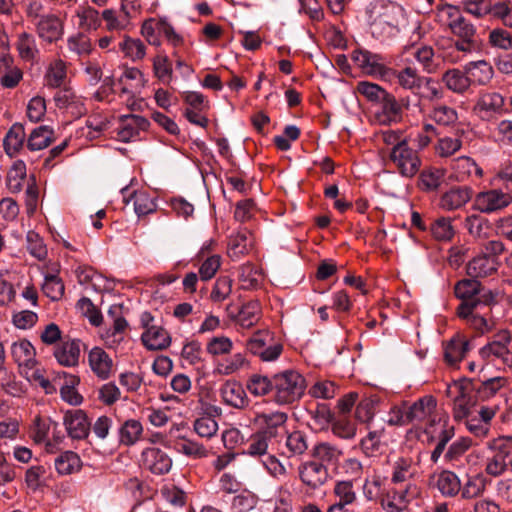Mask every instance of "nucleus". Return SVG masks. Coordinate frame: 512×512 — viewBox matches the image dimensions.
Returning <instances> with one entry per match:
<instances>
[{
  "instance_id": "1",
  "label": "nucleus",
  "mask_w": 512,
  "mask_h": 512,
  "mask_svg": "<svg viewBox=\"0 0 512 512\" xmlns=\"http://www.w3.org/2000/svg\"><path fill=\"white\" fill-rule=\"evenodd\" d=\"M306 386L305 378L296 370L275 373L272 400L279 406L293 405L303 397Z\"/></svg>"
},
{
  "instance_id": "2",
  "label": "nucleus",
  "mask_w": 512,
  "mask_h": 512,
  "mask_svg": "<svg viewBox=\"0 0 512 512\" xmlns=\"http://www.w3.org/2000/svg\"><path fill=\"white\" fill-rule=\"evenodd\" d=\"M402 9L388 0H375L371 3V27L377 35L389 34L398 26Z\"/></svg>"
},
{
  "instance_id": "3",
  "label": "nucleus",
  "mask_w": 512,
  "mask_h": 512,
  "mask_svg": "<svg viewBox=\"0 0 512 512\" xmlns=\"http://www.w3.org/2000/svg\"><path fill=\"white\" fill-rule=\"evenodd\" d=\"M354 64L371 77L386 81L392 75V67L387 59L378 53L365 49H356L351 53Z\"/></svg>"
},
{
  "instance_id": "4",
  "label": "nucleus",
  "mask_w": 512,
  "mask_h": 512,
  "mask_svg": "<svg viewBox=\"0 0 512 512\" xmlns=\"http://www.w3.org/2000/svg\"><path fill=\"white\" fill-rule=\"evenodd\" d=\"M141 35L150 45L157 47L161 45V36L175 48L183 44V37L163 18H150L145 20L141 26Z\"/></svg>"
},
{
  "instance_id": "5",
  "label": "nucleus",
  "mask_w": 512,
  "mask_h": 512,
  "mask_svg": "<svg viewBox=\"0 0 512 512\" xmlns=\"http://www.w3.org/2000/svg\"><path fill=\"white\" fill-rule=\"evenodd\" d=\"M511 334L508 330H501L479 350L482 360L492 362L500 360L503 365L512 367V351L509 349Z\"/></svg>"
},
{
  "instance_id": "6",
  "label": "nucleus",
  "mask_w": 512,
  "mask_h": 512,
  "mask_svg": "<svg viewBox=\"0 0 512 512\" xmlns=\"http://www.w3.org/2000/svg\"><path fill=\"white\" fill-rule=\"evenodd\" d=\"M447 393L453 397V417L461 421L468 417L471 408L476 404L477 397L471 384L454 383L448 387Z\"/></svg>"
},
{
  "instance_id": "7",
  "label": "nucleus",
  "mask_w": 512,
  "mask_h": 512,
  "mask_svg": "<svg viewBox=\"0 0 512 512\" xmlns=\"http://www.w3.org/2000/svg\"><path fill=\"white\" fill-rule=\"evenodd\" d=\"M511 203V193L502 188H493L479 192L475 196L473 208L481 213L490 214L507 208Z\"/></svg>"
},
{
  "instance_id": "8",
  "label": "nucleus",
  "mask_w": 512,
  "mask_h": 512,
  "mask_svg": "<svg viewBox=\"0 0 512 512\" xmlns=\"http://www.w3.org/2000/svg\"><path fill=\"white\" fill-rule=\"evenodd\" d=\"M436 406L433 396H424L413 403L408 402L409 424L422 425L427 421L425 433H433L431 427L436 424V417L433 416Z\"/></svg>"
},
{
  "instance_id": "9",
  "label": "nucleus",
  "mask_w": 512,
  "mask_h": 512,
  "mask_svg": "<svg viewBox=\"0 0 512 512\" xmlns=\"http://www.w3.org/2000/svg\"><path fill=\"white\" fill-rule=\"evenodd\" d=\"M389 158L403 177L412 178L418 173L421 166L418 153L408 143L396 149H391Z\"/></svg>"
},
{
  "instance_id": "10",
  "label": "nucleus",
  "mask_w": 512,
  "mask_h": 512,
  "mask_svg": "<svg viewBox=\"0 0 512 512\" xmlns=\"http://www.w3.org/2000/svg\"><path fill=\"white\" fill-rule=\"evenodd\" d=\"M419 493L420 489L416 484L408 483L403 489L387 491L381 499V505L387 512H403Z\"/></svg>"
},
{
  "instance_id": "11",
  "label": "nucleus",
  "mask_w": 512,
  "mask_h": 512,
  "mask_svg": "<svg viewBox=\"0 0 512 512\" xmlns=\"http://www.w3.org/2000/svg\"><path fill=\"white\" fill-rule=\"evenodd\" d=\"M287 420V413L275 411L256 414L254 423L259 427L258 431L260 433L277 442V439L286 432Z\"/></svg>"
},
{
  "instance_id": "12",
  "label": "nucleus",
  "mask_w": 512,
  "mask_h": 512,
  "mask_svg": "<svg viewBox=\"0 0 512 512\" xmlns=\"http://www.w3.org/2000/svg\"><path fill=\"white\" fill-rule=\"evenodd\" d=\"M34 25L38 37L45 43L53 44L63 37L64 23L56 14H45Z\"/></svg>"
},
{
  "instance_id": "13",
  "label": "nucleus",
  "mask_w": 512,
  "mask_h": 512,
  "mask_svg": "<svg viewBox=\"0 0 512 512\" xmlns=\"http://www.w3.org/2000/svg\"><path fill=\"white\" fill-rule=\"evenodd\" d=\"M298 472L302 483L311 489L323 486L329 479L326 465L317 460L302 463Z\"/></svg>"
},
{
  "instance_id": "14",
  "label": "nucleus",
  "mask_w": 512,
  "mask_h": 512,
  "mask_svg": "<svg viewBox=\"0 0 512 512\" xmlns=\"http://www.w3.org/2000/svg\"><path fill=\"white\" fill-rule=\"evenodd\" d=\"M142 466L156 475L168 473L172 467L169 455L160 448L148 447L141 453Z\"/></svg>"
},
{
  "instance_id": "15",
  "label": "nucleus",
  "mask_w": 512,
  "mask_h": 512,
  "mask_svg": "<svg viewBox=\"0 0 512 512\" xmlns=\"http://www.w3.org/2000/svg\"><path fill=\"white\" fill-rule=\"evenodd\" d=\"M444 8L447 10L449 19L447 26L457 39L476 37L475 26L460 14L458 7L446 4Z\"/></svg>"
},
{
  "instance_id": "16",
  "label": "nucleus",
  "mask_w": 512,
  "mask_h": 512,
  "mask_svg": "<svg viewBox=\"0 0 512 512\" xmlns=\"http://www.w3.org/2000/svg\"><path fill=\"white\" fill-rule=\"evenodd\" d=\"M63 424L73 439H84L89 434L90 423L83 410H68L64 415Z\"/></svg>"
},
{
  "instance_id": "17",
  "label": "nucleus",
  "mask_w": 512,
  "mask_h": 512,
  "mask_svg": "<svg viewBox=\"0 0 512 512\" xmlns=\"http://www.w3.org/2000/svg\"><path fill=\"white\" fill-rule=\"evenodd\" d=\"M504 97L494 91L481 93L474 106V111L482 118H488L494 114H501L504 110Z\"/></svg>"
},
{
  "instance_id": "18",
  "label": "nucleus",
  "mask_w": 512,
  "mask_h": 512,
  "mask_svg": "<svg viewBox=\"0 0 512 512\" xmlns=\"http://www.w3.org/2000/svg\"><path fill=\"white\" fill-rule=\"evenodd\" d=\"M386 82H396L402 89L417 94L422 89L424 77L420 76L415 68L407 66L399 71L392 68V75Z\"/></svg>"
},
{
  "instance_id": "19",
  "label": "nucleus",
  "mask_w": 512,
  "mask_h": 512,
  "mask_svg": "<svg viewBox=\"0 0 512 512\" xmlns=\"http://www.w3.org/2000/svg\"><path fill=\"white\" fill-rule=\"evenodd\" d=\"M454 292L461 299L460 304H473V306L486 305V300L480 296L481 284L475 279H463L455 285Z\"/></svg>"
},
{
  "instance_id": "20",
  "label": "nucleus",
  "mask_w": 512,
  "mask_h": 512,
  "mask_svg": "<svg viewBox=\"0 0 512 512\" xmlns=\"http://www.w3.org/2000/svg\"><path fill=\"white\" fill-rule=\"evenodd\" d=\"M149 121L139 115H124L120 118L118 128V140L128 142L139 135L140 131H145L149 126Z\"/></svg>"
},
{
  "instance_id": "21",
  "label": "nucleus",
  "mask_w": 512,
  "mask_h": 512,
  "mask_svg": "<svg viewBox=\"0 0 512 512\" xmlns=\"http://www.w3.org/2000/svg\"><path fill=\"white\" fill-rule=\"evenodd\" d=\"M120 312V306H112L108 310V316L113 319V323L102 337L110 347H115L123 341L124 333L128 326L126 319L120 315Z\"/></svg>"
},
{
  "instance_id": "22",
  "label": "nucleus",
  "mask_w": 512,
  "mask_h": 512,
  "mask_svg": "<svg viewBox=\"0 0 512 512\" xmlns=\"http://www.w3.org/2000/svg\"><path fill=\"white\" fill-rule=\"evenodd\" d=\"M220 396L225 404L237 409H243L249 403L244 388L235 380H227L221 386Z\"/></svg>"
},
{
  "instance_id": "23",
  "label": "nucleus",
  "mask_w": 512,
  "mask_h": 512,
  "mask_svg": "<svg viewBox=\"0 0 512 512\" xmlns=\"http://www.w3.org/2000/svg\"><path fill=\"white\" fill-rule=\"evenodd\" d=\"M479 307L480 306H473V304H460L457 307L456 313L468 326L484 334L491 331L493 325L489 323L483 315L477 312Z\"/></svg>"
},
{
  "instance_id": "24",
  "label": "nucleus",
  "mask_w": 512,
  "mask_h": 512,
  "mask_svg": "<svg viewBox=\"0 0 512 512\" xmlns=\"http://www.w3.org/2000/svg\"><path fill=\"white\" fill-rule=\"evenodd\" d=\"M88 363L92 372L101 380H106L110 377L113 360L111 357L100 347H94L88 354Z\"/></svg>"
},
{
  "instance_id": "25",
  "label": "nucleus",
  "mask_w": 512,
  "mask_h": 512,
  "mask_svg": "<svg viewBox=\"0 0 512 512\" xmlns=\"http://www.w3.org/2000/svg\"><path fill=\"white\" fill-rule=\"evenodd\" d=\"M470 349V341L466 337L457 334L445 344L444 359L447 364L455 366L464 359Z\"/></svg>"
},
{
  "instance_id": "26",
  "label": "nucleus",
  "mask_w": 512,
  "mask_h": 512,
  "mask_svg": "<svg viewBox=\"0 0 512 512\" xmlns=\"http://www.w3.org/2000/svg\"><path fill=\"white\" fill-rule=\"evenodd\" d=\"M500 261L493 260L481 252L467 264V274L472 278H484L497 272Z\"/></svg>"
},
{
  "instance_id": "27",
  "label": "nucleus",
  "mask_w": 512,
  "mask_h": 512,
  "mask_svg": "<svg viewBox=\"0 0 512 512\" xmlns=\"http://www.w3.org/2000/svg\"><path fill=\"white\" fill-rule=\"evenodd\" d=\"M472 193L473 190L469 186L453 187L442 195L440 205L448 211L460 209L470 201Z\"/></svg>"
},
{
  "instance_id": "28",
  "label": "nucleus",
  "mask_w": 512,
  "mask_h": 512,
  "mask_svg": "<svg viewBox=\"0 0 512 512\" xmlns=\"http://www.w3.org/2000/svg\"><path fill=\"white\" fill-rule=\"evenodd\" d=\"M452 176L459 182H464L475 175L481 178L483 170L477 163L468 156H461L453 160L452 165Z\"/></svg>"
},
{
  "instance_id": "29",
  "label": "nucleus",
  "mask_w": 512,
  "mask_h": 512,
  "mask_svg": "<svg viewBox=\"0 0 512 512\" xmlns=\"http://www.w3.org/2000/svg\"><path fill=\"white\" fill-rule=\"evenodd\" d=\"M433 486L445 497H454L461 490L458 476L449 470H443L432 477Z\"/></svg>"
},
{
  "instance_id": "30",
  "label": "nucleus",
  "mask_w": 512,
  "mask_h": 512,
  "mask_svg": "<svg viewBox=\"0 0 512 512\" xmlns=\"http://www.w3.org/2000/svg\"><path fill=\"white\" fill-rule=\"evenodd\" d=\"M54 356L62 366H76L80 358V341L75 339L63 341L55 348Z\"/></svg>"
},
{
  "instance_id": "31",
  "label": "nucleus",
  "mask_w": 512,
  "mask_h": 512,
  "mask_svg": "<svg viewBox=\"0 0 512 512\" xmlns=\"http://www.w3.org/2000/svg\"><path fill=\"white\" fill-rule=\"evenodd\" d=\"M15 47L23 61L34 63L38 60L40 51L33 34L26 31L18 33Z\"/></svg>"
},
{
  "instance_id": "32",
  "label": "nucleus",
  "mask_w": 512,
  "mask_h": 512,
  "mask_svg": "<svg viewBox=\"0 0 512 512\" xmlns=\"http://www.w3.org/2000/svg\"><path fill=\"white\" fill-rule=\"evenodd\" d=\"M254 239L252 233L243 229L232 235L228 244V255L231 259L237 260L246 255L253 247Z\"/></svg>"
},
{
  "instance_id": "33",
  "label": "nucleus",
  "mask_w": 512,
  "mask_h": 512,
  "mask_svg": "<svg viewBox=\"0 0 512 512\" xmlns=\"http://www.w3.org/2000/svg\"><path fill=\"white\" fill-rule=\"evenodd\" d=\"M141 340L149 350H164L171 343L169 333L161 326L152 325L142 334Z\"/></svg>"
},
{
  "instance_id": "34",
  "label": "nucleus",
  "mask_w": 512,
  "mask_h": 512,
  "mask_svg": "<svg viewBox=\"0 0 512 512\" xmlns=\"http://www.w3.org/2000/svg\"><path fill=\"white\" fill-rule=\"evenodd\" d=\"M465 71L470 80V85H485L493 77V67L486 60L469 62L465 65Z\"/></svg>"
},
{
  "instance_id": "35",
  "label": "nucleus",
  "mask_w": 512,
  "mask_h": 512,
  "mask_svg": "<svg viewBox=\"0 0 512 512\" xmlns=\"http://www.w3.org/2000/svg\"><path fill=\"white\" fill-rule=\"evenodd\" d=\"M23 78L22 70L13 64L11 57L0 59V84L4 88H15Z\"/></svg>"
},
{
  "instance_id": "36",
  "label": "nucleus",
  "mask_w": 512,
  "mask_h": 512,
  "mask_svg": "<svg viewBox=\"0 0 512 512\" xmlns=\"http://www.w3.org/2000/svg\"><path fill=\"white\" fill-rule=\"evenodd\" d=\"M380 117L384 122L398 123L403 117V104L390 92H388L382 101Z\"/></svg>"
},
{
  "instance_id": "37",
  "label": "nucleus",
  "mask_w": 512,
  "mask_h": 512,
  "mask_svg": "<svg viewBox=\"0 0 512 512\" xmlns=\"http://www.w3.org/2000/svg\"><path fill=\"white\" fill-rule=\"evenodd\" d=\"M11 355L19 366L31 368L35 363V348L26 339L16 341L12 344Z\"/></svg>"
},
{
  "instance_id": "38",
  "label": "nucleus",
  "mask_w": 512,
  "mask_h": 512,
  "mask_svg": "<svg viewBox=\"0 0 512 512\" xmlns=\"http://www.w3.org/2000/svg\"><path fill=\"white\" fill-rule=\"evenodd\" d=\"M441 80L447 89L458 94H463L471 86L466 71H461L456 68L449 69L444 72L442 74Z\"/></svg>"
},
{
  "instance_id": "39",
  "label": "nucleus",
  "mask_w": 512,
  "mask_h": 512,
  "mask_svg": "<svg viewBox=\"0 0 512 512\" xmlns=\"http://www.w3.org/2000/svg\"><path fill=\"white\" fill-rule=\"evenodd\" d=\"M415 475L414 461L411 457H398L392 465L391 482L403 483Z\"/></svg>"
},
{
  "instance_id": "40",
  "label": "nucleus",
  "mask_w": 512,
  "mask_h": 512,
  "mask_svg": "<svg viewBox=\"0 0 512 512\" xmlns=\"http://www.w3.org/2000/svg\"><path fill=\"white\" fill-rule=\"evenodd\" d=\"M54 141V131L49 126H39L32 130L27 139V148L38 151L48 147Z\"/></svg>"
},
{
  "instance_id": "41",
  "label": "nucleus",
  "mask_w": 512,
  "mask_h": 512,
  "mask_svg": "<svg viewBox=\"0 0 512 512\" xmlns=\"http://www.w3.org/2000/svg\"><path fill=\"white\" fill-rule=\"evenodd\" d=\"M25 141V130L21 124H13L8 130L4 140L3 146L7 155L10 157L15 156L23 147Z\"/></svg>"
},
{
  "instance_id": "42",
  "label": "nucleus",
  "mask_w": 512,
  "mask_h": 512,
  "mask_svg": "<svg viewBox=\"0 0 512 512\" xmlns=\"http://www.w3.org/2000/svg\"><path fill=\"white\" fill-rule=\"evenodd\" d=\"M55 469L60 475H70L78 472L82 467V461L77 453L65 451L55 458Z\"/></svg>"
},
{
  "instance_id": "43",
  "label": "nucleus",
  "mask_w": 512,
  "mask_h": 512,
  "mask_svg": "<svg viewBox=\"0 0 512 512\" xmlns=\"http://www.w3.org/2000/svg\"><path fill=\"white\" fill-rule=\"evenodd\" d=\"M465 228L471 236L480 240L488 239L492 231L490 221L479 215L468 216L465 219Z\"/></svg>"
},
{
  "instance_id": "44",
  "label": "nucleus",
  "mask_w": 512,
  "mask_h": 512,
  "mask_svg": "<svg viewBox=\"0 0 512 512\" xmlns=\"http://www.w3.org/2000/svg\"><path fill=\"white\" fill-rule=\"evenodd\" d=\"M76 17L78 18V27L83 31H95L101 26V16L91 6L79 7Z\"/></svg>"
},
{
  "instance_id": "45",
  "label": "nucleus",
  "mask_w": 512,
  "mask_h": 512,
  "mask_svg": "<svg viewBox=\"0 0 512 512\" xmlns=\"http://www.w3.org/2000/svg\"><path fill=\"white\" fill-rule=\"evenodd\" d=\"M67 77L66 63L61 59H56L50 63L44 76L45 84L50 88L62 86Z\"/></svg>"
},
{
  "instance_id": "46",
  "label": "nucleus",
  "mask_w": 512,
  "mask_h": 512,
  "mask_svg": "<svg viewBox=\"0 0 512 512\" xmlns=\"http://www.w3.org/2000/svg\"><path fill=\"white\" fill-rule=\"evenodd\" d=\"M508 385L506 377H493L483 381L476 390V397L481 401H486L494 396L504 387Z\"/></svg>"
},
{
  "instance_id": "47",
  "label": "nucleus",
  "mask_w": 512,
  "mask_h": 512,
  "mask_svg": "<svg viewBox=\"0 0 512 512\" xmlns=\"http://www.w3.org/2000/svg\"><path fill=\"white\" fill-rule=\"evenodd\" d=\"M428 118L440 126L450 127L458 121V113L453 107L439 104L433 106Z\"/></svg>"
},
{
  "instance_id": "48",
  "label": "nucleus",
  "mask_w": 512,
  "mask_h": 512,
  "mask_svg": "<svg viewBox=\"0 0 512 512\" xmlns=\"http://www.w3.org/2000/svg\"><path fill=\"white\" fill-rule=\"evenodd\" d=\"M276 442L259 431L252 434L248 440L246 453L253 457H262L269 454V448Z\"/></svg>"
},
{
  "instance_id": "49",
  "label": "nucleus",
  "mask_w": 512,
  "mask_h": 512,
  "mask_svg": "<svg viewBox=\"0 0 512 512\" xmlns=\"http://www.w3.org/2000/svg\"><path fill=\"white\" fill-rule=\"evenodd\" d=\"M247 390L256 397L273 393V375L269 378L260 374H253L247 381Z\"/></svg>"
},
{
  "instance_id": "50",
  "label": "nucleus",
  "mask_w": 512,
  "mask_h": 512,
  "mask_svg": "<svg viewBox=\"0 0 512 512\" xmlns=\"http://www.w3.org/2000/svg\"><path fill=\"white\" fill-rule=\"evenodd\" d=\"M119 49L124 53L125 57L132 61L142 60L146 55V47L140 39H134L125 36L119 44Z\"/></svg>"
},
{
  "instance_id": "51",
  "label": "nucleus",
  "mask_w": 512,
  "mask_h": 512,
  "mask_svg": "<svg viewBox=\"0 0 512 512\" xmlns=\"http://www.w3.org/2000/svg\"><path fill=\"white\" fill-rule=\"evenodd\" d=\"M445 171L440 168L424 169L420 173L419 185L425 191H433L439 188L444 180Z\"/></svg>"
},
{
  "instance_id": "52",
  "label": "nucleus",
  "mask_w": 512,
  "mask_h": 512,
  "mask_svg": "<svg viewBox=\"0 0 512 512\" xmlns=\"http://www.w3.org/2000/svg\"><path fill=\"white\" fill-rule=\"evenodd\" d=\"M153 72L162 83L169 84L173 76L172 63L168 56L163 53L157 54L153 58Z\"/></svg>"
},
{
  "instance_id": "53",
  "label": "nucleus",
  "mask_w": 512,
  "mask_h": 512,
  "mask_svg": "<svg viewBox=\"0 0 512 512\" xmlns=\"http://www.w3.org/2000/svg\"><path fill=\"white\" fill-rule=\"evenodd\" d=\"M143 432L140 421L135 419L127 420L120 429V442L127 446L135 444Z\"/></svg>"
},
{
  "instance_id": "54",
  "label": "nucleus",
  "mask_w": 512,
  "mask_h": 512,
  "mask_svg": "<svg viewBox=\"0 0 512 512\" xmlns=\"http://www.w3.org/2000/svg\"><path fill=\"white\" fill-rule=\"evenodd\" d=\"M486 488V479L482 474L468 476L464 486L461 487L462 497L471 499L480 496Z\"/></svg>"
},
{
  "instance_id": "55",
  "label": "nucleus",
  "mask_w": 512,
  "mask_h": 512,
  "mask_svg": "<svg viewBox=\"0 0 512 512\" xmlns=\"http://www.w3.org/2000/svg\"><path fill=\"white\" fill-rule=\"evenodd\" d=\"M261 273L251 263H245L239 268V281L243 289L249 290L259 285Z\"/></svg>"
},
{
  "instance_id": "56",
  "label": "nucleus",
  "mask_w": 512,
  "mask_h": 512,
  "mask_svg": "<svg viewBox=\"0 0 512 512\" xmlns=\"http://www.w3.org/2000/svg\"><path fill=\"white\" fill-rule=\"evenodd\" d=\"M42 291L52 301H57L64 295L65 287L61 278L54 274H49L44 278Z\"/></svg>"
},
{
  "instance_id": "57",
  "label": "nucleus",
  "mask_w": 512,
  "mask_h": 512,
  "mask_svg": "<svg viewBox=\"0 0 512 512\" xmlns=\"http://www.w3.org/2000/svg\"><path fill=\"white\" fill-rule=\"evenodd\" d=\"M412 54L416 60L422 65L423 70L427 73H434L437 70V64L434 59V50L430 46H421L413 48Z\"/></svg>"
},
{
  "instance_id": "58",
  "label": "nucleus",
  "mask_w": 512,
  "mask_h": 512,
  "mask_svg": "<svg viewBox=\"0 0 512 512\" xmlns=\"http://www.w3.org/2000/svg\"><path fill=\"white\" fill-rule=\"evenodd\" d=\"M488 43L496 49L512 50V33L503 28H495L489 32Z\"/></svg>"
},
{
  "instance_id": "59",
  "label": "nucleus",
  "mask_w": 512,
  "mask_h": 512,
  "mask_svg": "<svg viewBox=\"0 0 512 512\" xmlns=\"http://www.w3.org/2000/svg\"><path fill=\"white\" fill-rule=\"evenodd\" d=\"M69 51L78 56H87L92 51V43L88 36L83 33H77L67 39Z\"/></svg>"
},
{
  "instance_id": "60",
  "label": "nucleus",
  "mask_w": 512,
  "mask_h": 512,
  "mask_svg": "<svg viewBox=\"0 0 512 512\" xmlns=\"http://www.w3.org/2000/svg\"><path fill=\"white\" fill-rule=\"evenodd\" d=\"M432 236L438 241H450L454 236V229L449 218L441 217L431 224Z\"/></svg>"
},
{
  "instance_id": "61",
  "label": "nucleus",
  "mask_w": 512,
  "mask_h": 512,
  "mask_svg": "<svg viewBox=\"0 0 512 512\" xmlns=\"http://www.w3.org/2000/svg\"><path fill=\"white\" fill-rule=\"evenodd\" d=\"M357 91L368 101L375 103H380L388 93V91L382 88L380 85L367 81L359 82L357 84Z\"/></svg>"
},
{
  "instance_id": "62",
  "label": "nucleus",
  "mask_w": 512,
  "mask_h": 512,
  "mask_svg": "<svg viewBox=\"0 0 512 512\" xmlns=\"http://www.w3.org/2000/svg\"><path fill=\"white\" fill-rule=\"evenodd\" d=\"M27 250L36 259H46L48 251L43 239L35 231H28L26 235Z\"/></svg>"
},
{
  "instance_id": "63",
  "label": "nucleus",
  "mask_w": 512,
  "mask_h": 512,
  "mask_svg": "<svg viewBox=\"0 0 512 512\" xmlns=\"http://www.w3.org/2000/svg\"><path fill=\"white\" fill-rule=\"evenodd\" d=\"M260 306L258 302L244 304L238 313V322L242 327L249 328L259 320Z\"/></svg>"
},
{
  "instance_id": "64",
  "label": "nucleus",
  "mask_w": 512,
  "mask_h": 512,
  "mask_svg": "<svg viewBox=\"0 0 512 512\" xmlns=\"http://www.w3.org/2000/svg\"><path fill=\"white\" fill-rule=\"evenodd\" d=\"M134 209L138 216H145L156 209V203L145 191H136L133 195Z\"/></svg>"
}]
</instances>
